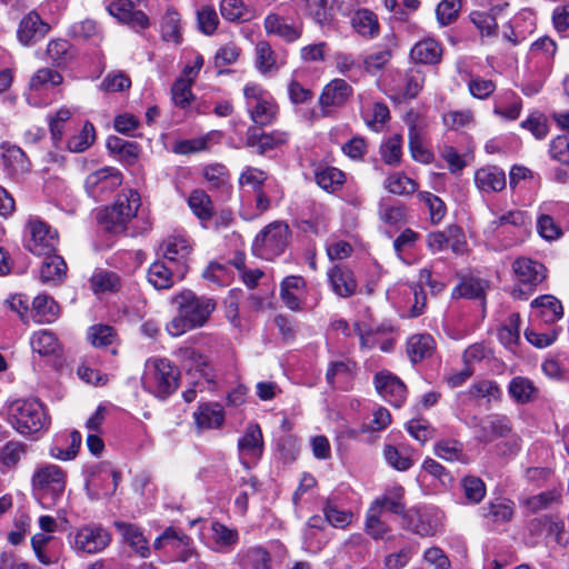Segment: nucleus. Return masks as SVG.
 I'll list each match as a JSON object with an SVG mask.
<instances>
[{
  "instance_id": "nucleus-1",
  "label": "nucleus",
  "mask_w": 569,
  "mask_h": 569,
  "mask_svg": "<svg viewBox=\"0 0 569 569\" xmlns=\"http://www.w3.org/2000/svg\"><path fill=\"white\" fill-rule=\"evenodd\" d=\"M172 301L178 307V313L166 326V330L172 337L202 327L216 308L211 299L198 297L189 290L174 296Z\"/></svg>"
},
{
  "instance_id": "nucleus-2",
  "label": "nucleus",
  "mask_w": 569,
  "mask_h": 569,
  "mask_svg": "<svg viewBox=\"0 0 569 569\" xmlns=\"http://www.w3.org/2000/svg\"><path fill=\"white\" fill-rule=\"evenodd\" d=\"M32 491L42 508L56 507L63 498L67 472L53 463L39 465L31 478Z\"/></svg>"
},
{
  "instance_id": "nucleus-3",
  "label": "nucleus",
  "mask_w": 569,
  "mask_h": 569,
  "mask_svg": "<svg viewBox=\"0 0 569 569\" xmlns=\"http://www.w3.org/2000/svg\"><path fill=\"white\" fill-rule=\"evenodd\" d=\"M178 378L179 371L170 360L152 357L144 363L141 383L149 393L167 398L177 389Z\"/></svg>"
},
{
  "instance_id": "nucleus-4",
  "label": "nucleus",
  "mask_w": 569,
  "mask_h": 569,
  "mask_svg": "<svg viewBox=\"0 0 569 569\" xmlns=\"http://www.w3.org/2000/svg\"><path fill=\"white\" fill-rule=\"evenodd\" d=\"M242 92L246 110L254 124L264 127L276 122L279 106L271 92L253 81L247 82Z\"/></svg>"
},
{
  "instance_id": "nucleus-5",
  "label": "nucleus",
  "mask_w": 569,
  "mask_h": 569,
  "mask_svg": "<svg viewBox=\"0 0 569 569\" xmlns=\"http://www.w3.org/2000/svg\"><path fill=\"white\" fill-rule=\"evenodd\" d=\"M141 206L138 191L129 189L118 194L112 206L99 213V223L108 231L119 233L126 230L127 224L137 216Z\"/></svg>"
},
{
  "instance_id": "nucleus-6",
  "label": "nucleus",
  "mask_w": 569,
  "mask_h": 569,
  "mask_svg": "<svg viewBox=\"0 0 569 569\" xmlns=\"http://www.w3.org/2000/svg\"><path fill=\"white\" fill-rule=\"evenodd\" d=\"M9 415L12 427L21 435H36L50 423L42 403L36 399L13 401Z\"/></svg>"
},
{
  "instance_id": "nucleus-7",
  "label": "nucleus",
  "mask_w": 569,
  "mask_h": 569,
  "mask_svg": "<svg viewBox=\"0 0 569 569\" xmlns=\"http://www.w3.org/2000/svg\"><path fill=\"white\" fill-rule=\"evenodd\" d=\"M290 230L288 224L274 221L262 229L252 242V253L264 260L282 254L288 246Z\"/></svg>"
},
{
  "instance_id": "nucleus-8",
  "label": "nucleus",
  "mask_w": 569,
  "mask_h": 569,
  "mask_svg": "<svg viewBox=\"0 0 569 569\" xmlns=\"http://www.w3.org/2000/svg\"><path fill=\"white\" fill-rule=\"evenodd\" d=\"M59 242L58 232L39 219H30L26 227L24 248L38 257L56 252Z\"/></svg>"
},
{
  "instance_id": "nucleus-9",
  "label": "nucleus",
  "mask_w": 569,
  "mask_h": 569,
  "mask_svg": "<svg viewBox=\"0 0 569 569\" xmlns=\"http://www.w3.org/2000/svg\"><path fill=\"white\" fill-rule=\"evenodd\" d=\"M180 366L189 377V383L204 386L213 383L212 368L204 355L192 347H183L177 351Z\"/></svg>"
},
{
  "instance_id": "nucleus-10",
  "label": "nucleus",
  "mask_w": 569,
  "mask_h": 569,
  "mask_svg": "<svg viewBox=\"0 0 569 569\" xmlns=\"http://www.w3.org/2000/svg\"><path fill=\"white\" fill-rule=\"evenodd\" d=\"M160 251L170 264L177 267L178 278L183 279L192 253L190 238L184 233H172L162 241Z\"/></svg>"
},
{
  "instance_id": "nucleus-11",
  "label": "nucleus",
  "mask_w": 569,
  "mask_h": 569,
  "mask_svg": "<svg viewBox=\"0 0 569 569\" xmlns=\"http://www.w3.org/2000/svg\"><path fill=\"white\" fill-rule=\"evenodd\" d=\"M111 542L110 532L100 525H84L74 530L71 547L80 553H97Z\"/></svg>"
},
{
  "instance_id": "nucleus-12",
  "label": "nucleus",
  "mask_w": 569,
  "mask_h": 569,
  "mask_svg": "<svg viewBox=\"0 0 569 569\" xmlns=\"http://www.w3.org/2000/svg\"><path fill=\"white\" fill-rule=\"evenodd\" d=\"M122 173L113 167L98 169L86 178L87 193L94 200H102L122 183Z\"/></svg>"
},
{
  "instance_id": "nucleus-13",
  "label": "nucleus",
  "mask_w": 569,
  "mask_h": 569,
  "mask_svg": "<svg viewBox=\"0 0 569 569\" xmlns=\"http://www.w3.org/2000/svg\"><path fill=\"white\" fill-rule=\"evenodd\" d=\"M425 83V74L418 68H410L407 72H397L389 84L391 98L401 102L413 99L421 91Z\"/></svg>"
},
{
  "instance_id": "nucleus-14",
  "label": "nucleus",
  "mask_w": 569,
  "mask_h": 569,
  "mask_svg": "<svg viewBox=\"0 0 569 569\" xmlns=\"http://www.w3.org/2000/svg\"><path fill=\"white\" fill-rule=\"evenodd\" d=\"M239 457L246 468L256 465L263 453V436L257 423H250L238 440Z\"/></svg>"
},
{
  "instance_id": "nucleus-15",
  "label": "nucleus",
  "mask_w": 569,
  "mask_h": 569,
  "mask_svg": "<svg viewBox=\"0 0 569 569\" xmlns=\"http://www.w3.org/2000/svg\"><path fill=\"white\" fill-rule=\"evenodd\" d=\"M405 518L407 527L421 537L435 536L441 527V515L437 509H410Z\"/></svg>"
},
{
  "instance_id": "nucleus-16",
  "label": "nucleus",
  "mask_w": 569,
  "mask_h": 569,
  "mask_svg": "<svg viewBox=\"0 0 569 569\" xmlns=\"http://www.w3.org/2000/svg\"><path fill=\"white\" fill-rule=\"evenodd\" d=\"M352 94V88L342 79H333L325 86L319 97L321 113L328 117L333 109L342 107Z\"/></svg>"
},
{
  "instance_id": "nucleus-17",
  "label": "nucleus",
  "mask_w": 569,
  "mask_h": 569,
  "mask_svg": "<svg viewBox=\"0 0 569 569\" xmlns=\"http://www.w3.org/2000/svg\"><path fill=\"white\" fill-rule=\"evenodd\" d=\"M378 393L395 407H401L407 397L405 383L393 373L382 370L375 376Z\"/></svg>"
},
{
  "instance_id": "nucleus-18",
  "label": "nucleus",
  "mask_w": 569,
  "mask_h": 569,
  "mask_svg": "<svg viewBox=\"0 0 569 569\" xmlns=\"http://www.w3.org/2000/svg\"><path fill=\"white\" fill-rule=\"evenodd\" d=\"M107 10L110 16L116 18L119 22L129 26L136 31L147 29L149 27V19L141 10L134 9L130 0H116L109 3Z\"/></svg>"
},
{
  "instance_id": "nucleus-19",
  "label": "nucleus",
  "mask_w": 569,
  "mask_h": 569,
  "mask_svg": "<svg viewBox=\"0 0 569 569\" xmlns=\"http://www.w3.org/2000/svg\"><path fill=\"white\" fill-rule=\"evenodd\" d=\"M512 270L519 284L528 287L529 291L546 278L545 266L530 258L521 257L513 261Z\"/></svg>"
},
{
  "instance_id": "nucleus-20",
  "label": "nucleus",
  "mask_w": 569,
  "mask_h": 569,
  "mask_svg": "<svg viewBox=\"0 0 569 569\" xmlns=\"http://www.w3.org/2000/svg\"><path fill=\"white\" fill-rule=\"evenodd\" d=\"M49 29L37 11H30L21 19L17 37L21 44L29 47L44 38Z\"/></svg>"
},
{
  "instance_id": "nucleus-21",
  "label": "nucleus",
  "mask_w": 569,
  "mask_h": 569,
  "mask_svg": "<svg viewBox=\"0 0 569 569\" xmlns=\"http://www.w3.org/2000/svg\"><path fill=\"white\" fill-rule=\"evenodd\" d=\"M473 183L481 194L497 193L506 188V173L497 166H483L475 171Z\"/></svg>"
},
{
  "instance_id": "nucleus-22",
  "label": "nucleus",
  "mask_w": 569,
  "mask_h": 569,
  "mask_svg": "<svg viewBox=\"0 0 569 569\" xmlns=\"http://www.w3.org/2000/svg\"><path fill=\"white\" fill-rule=\"evenodd\" d=\"M287 131L272 130L268 133H258L256 128H250L247 132L246 142L248 147L254 148L260 154L283 147L289 141Z\"/></svg>"
},
{
  "instance_id": "nucleus-23",
  "label": "nucleus",
  "mask_w": 569,
  "mask_h": 569,
  "mask_svg": "<svg viewBox=\"0 0 569 569\" xmlns=\"http://www.w3.org/2000/svg\"><path fill=\"white\" fill-rule=\"evenodd\" d=\"M62 76L50 68H42L34 72L29 82L27 100L29 104L39 106L38 96L62 83Z\"/></svg>"
},
{
  "instance_id": "nucleus-24",
  "label": "nucleus",
  "mask_w": 569,
  "mask_h": 569,
  "mask_svg": "<svg viewBox=\"0 0 569 569\" xmlns=\"http://www.w3.org/2000/svg\"><path fill=\"white\" fill-rule=\"evenodd\" d=\"M120 473L110 468H101L97 475H93L87 482V490L92 499L109 497L114 493Z\"/></svg>"
},
{
  "instance_id": "nucleus-25",
  "label": "nucleus",
  "mask_w": 569,
  "mask_h": 569,
  "mask_svg": "<svg viewBox=\"0 0 569 569\" xmlns=\"http://www.w3.org/2000/svg\"><path fill=\"white\" fill-rule=\"evenodd\" d=\"M327 278L331 290L341 298H349L357 291L358 283L352 270L336 264L328 269Z\"/></svg>"
},
{
  "instance_id": "nucleus-26",
  "label": "nucleus",
  "mask_w": 569,
  "mask_h": 569,
  "mask_svg": "<svg viewBox=\"0 0 569 569\" xmlns=\"http://www.w3.org/2000/svg\"><path fill=\"white\" fill-rule=\"evenodd\" d=\"M306 281L302 277H286L280 284V298L284 306L293 311L301 310L306 296Z\"/></svg>"
},
{
  "instance_id": "nucleus-27",
  "label": "nucleus",
  "mask_w": 569,
  "mask_h": 569,
  "mask_svg": "<svg viewBox=\"0 0 569 569\" xmlns=\"http://www.w3.org/2000/svg\"><path fill=\"white\" fill-rule=\"evenodd\" d=\"M488 222L483 232L488 239H493L509 231L510 227H522L528 222L527 214L520 210H510L501 216H496Z\"/></svg>"
},
{
  "instance_id": "nucleus-28",
  "label": "nucleus",
  "mask_w": 569,
  "mask_h": 569,
  "mask_svg": "<svg viewBox=\"0 0 569 569\" xmlns=\"http://www.w3.org/2000/svg\"><path fill=\"white\" fill-rule=\"evenodd\" d=\"M263 27L268 34L279 37L288 43L297 41L302 33L301 27L289 23L277 13H269L264 18Z\"/></svg>"
},
{
  "instance_id": "nucleus-29",
  "label": "nucleus",
  "mask_w": 569,
  "mask_h": 569,
  "mask_svg": "<svg viewBox=\"0 0 569 569\" xmlns=\"http://www.w3.org/2000/svg\"><path fill=\"white\" fill-rule=\"evenodd\" d=\"M148 281L157 290L169 289L178 278L177 267L170 264L166 259L154 261L148 269Z\"/></svg>"
},
{
  "instance_id": "nucleus-30",
  "label": "nucleus",
  "mask_w": 569,
  "mask_h": 569,
  "mask_svg": "<svg viewBox=\"0 0 569 569\" xmlns=\"http://www.w3.org/2000/svg\"><path fill=\"white\" fill-rule=\"evenodd\" d=\"M170 547L172 549H181L178 560L188 561L192 555V548L190 547V539L182 531L174 528H167L163 533L158 537L154 541V548Z\"/></svg>"
},
{
  "instance_id": "nucleus-31",
  "label": "nucleus",
  "mask_w": 569,
  "mask_h": 569,
  "mask_svg": "<svg viewBox=\"0 0 569 569\" xmlns=\"http://www.w3.org/2000/svg\"><path fill=\"white\" fill-rule=\"evenodd\" d=\"M114 527L121 535L123 541L128 543L136 553L142 558L149 556V542L138 526L124 521H114Z\"/></svg>"
},
{
  "instance_id": "nucleus-32",
  "label": "nucleus",
  "mask_w": 569,
  "mask_h": 569,
  "mask_svg": "<svg viewBox=\"0 0 569 569\" xmlns=\"http://www.w3.org/2000/svg\"><path fill=\"white\" fill-rule=\"evenodd\" d=\"M193 419L199 430L214 429L223 425L224 411L219 403H200Z\"/></svg>"
},
{
  "instance_id": "nucleus-33",
  "label": "nucleus",
  "mask_w": 569,
  "mask_h": 569,
  "mask_svg": "<svg viewBox=\"0 0 569 569\" xmlns=\"http://www.w3.org/2000/svg\"><path fill=\"white\" fill-rule=\"evenodd\" d=\"M533 315L546 323H552L562 318L561 302L553 296L545 295L531 301Z\"/></svg>"
},
{
  "instance_id": "nucleus-34",
  "label": "nucleus",
  "mask_w": 569,
  "mask_h": 569,
  "mask_svg": "<svg viewBox=\"0 0 569 569\" xmlns=\"http://www.w3.org/2000/svg\"><path fill=\"white\" fill-rule=\"evenodd\" d=\"M254 66L262 76L276 73L283 64L284 60H279L274 50L267 41H259L254 48Z\"/></svg>"
},
{
  "instance_id": "nucleus-35",
  "label": "nucleus",
  "mask_w": 569,
  "mask_h": 569,
  "mask_svg": "<svg viewBox=\"0 0 569 569\" xmlns=\"http://www.w3.org/2000/svg\"><path fill=\"white\" fill-rule=\"evenodd\" d=\"M81 433L77 430L68 435L60 436L50 448V456L61 461H68L76 458L81 446Z\"/></svg>"
},
{
  "instance_id": "nucleus-36",
  "label": "nucleus",
  "mask_w": 569,
  "mask_h": 569,
  "mask_svg": "<svg viewBox=\"0 0 569 569\" xmlns=\"http://www.w3.org/2000/svg\"><path fill=\"white\" fill-rule=\"evenodd\" d=\"M481 511L488 522L505 523L512 519L515 503L508 498L498 497L490 500Z\"/></svg>"
},
{
  "instance_id": "nucleus-37",
  "label": "nucleus",
  "mask_w": 569,
  "mask_h": 569,
  "mask_svg": "<svg viewBox=\"0 0 569 569\" xmlns=\"http://www.w3.org/2000/svg\"><path fill=\"white\" fill-rule=\"evenodd\" d=\"M361 117L369 129L379 132L389 120L388 107L378 101H366L361 106Z\"/></svg>"
},
{
  "instance_id": "nucleus-38",
  "label": "nucleus",
  "mask_w": 569,
  "mask_h": 569,
  "mask_svg": "<svg viewBox=\"0 0 569 569\" xmlns=\"http://www.w3.org/2000/svg\"><path fill=\"white\" fill-rule=\"evenodd\" d=\"M383 457L387 463L398 471L409 470L416 461L415 450L405 445L399 447L390 445L386 446L383 449Z\"/></svg>"
},
{
  "instance_id": "nucleus-39",
  "label": "nucleus",
  "mask_w": 569,
  "mask_h": 569,
  "mask_svg": "<svg viewBox=\"0 0 569 569\" xmlns=\"http://www.w3.org/2000/svg\"><path fill=\"white\" fill-rule=\"evenodd\" d=\"M59 315V306L47 295H39L32 301L30 317L38 323H51Z\"/></svg>"
},
{
  "instance_id": "nucleus-40",
  "label": "nucleus",
  "mask_w": 569,
  "mask_h": 569,
  "mask_svg": "<svg viewBox=\"0 0 569 569\" xmlns=\"http://www.w3.org/2000/svg\"><path fill=\"white\" fill-rule=\"evenodd\" d=\"M442 56L441 46L433 39H425L417 42L410 51V57L416 63L436 64Z\"/></svg>"
},
{
  "instance_id": "nucleus-41",
  "label": "nucleus",
  "mask_w": 569,
  "mask_h": 569,
  "mask_svg": "<svg viewBox=\"0 0 569 569\" xmlns=\"http://www.w3.org/2000/svg\"><path fill=\"white\" fill-rule=\"evenodd\" d=\"M435 349V339L428 333L413 335L407 341V353L413 363L431 357Z\"/></svg>"
},
{
  "instance_id": "nucleus-42",
  "label": "nucleus",
  "mask_w": 569,
  "mask_h": 569,
  "mask_svg": "<svg viewBox=\"0 0 569 569\" xmlns=\"http://www.w3.org/2000/svg\"><path fill=\"white\" fill-rule=\"evenodd\" d=\"M4 168L12 177L21 176L30 170V161L23 150L17 146H9L2 153Z\"/></svg>"
},
{
  "instance_id": "nucleus-43",
  "label": "nucleus",
  "mask_w": 569,
  "mask_h": 569,
  "mask_svg": "<svg viewBox=\"0 0 569 569\" xmlns=\"http://www.w3.org/2000/svg\"><path fill=\"white\" fill-rule=\"evenodd\" d=\"M521 109V99L515 92L506 91L496 99L493 113L512 121L519 118Z\"/></svg>"
},
{
  "instance_id": "nucleus-44",
  "label": "nucleus",
  "mask_w": 569,
  "mask_h": 569,
  "mask_svg": "<svg viewBox=\"0 0 569 569\" xmlns=\"http://www.w3.org/2000/svg\"><path fill=\"white\" fill-rule=\"evenodd\" d=\"M188 206L201 223L209 221L214 214L213 202L203 190H192L188 197Z\"/></svg>"
},
{
  "instance_id": "nucleus-45",
  "label": "nucleus",
  "mask_w": 569,
  "mask_h": 569,
  "mask_svg": "<svg viewBox=\"0 0 569 569\" xmlns=\"http://www.w3.org/2000/svg\"><path fill=\"white\" fill-rule=\"evenodd\" d=\"M107 147L118 154L119 160L126 166H133L139 160L141 148L138 143L126 141L117 137L109 138Z\"/></svg>"
},
{
  "instance_id": "nucleus-46",
  "label": "nucleus",
  "mask_w": 569,
  "mask_h": 569,
  "mask_svg": "<svg viewBox=\"0 0 569 569\" xmlns=\"http://www.w3.org/2000/svg\"><path fill=\"white\" fill-rule=\"evenodd\" d=\"M44 260L40 268V279L42 282H59L67 272V263L61 256L51 253L43 256Z\"/></svg>"
},
{
  "instance_id": "nucleus-47",
  "label": "nucleus",
  "mask_w": 569,
  "mask_h": 569,
  "mask_svg": "<svg viewBox=\"0 0 569 569\" xmlns=\"http://www.w3.org/2000/svg\"><path fill=\"white\" fill-rule=\"evenodd\" d=\"M353 29L362 37L375 38L379 33L377 16L368 10H357L351 20Z\"/></svg>"
},
{
  "instance_id": "nucleus-48",
  "label": "nucleus",
  "mask_w": 569,
  "mask_h": 569,
  "mask_svg": "<svg viewBox=\"0 0 569 569\" xmlns=\"http://www.w3.org/2000/svg\"><path fill=\"white\" fill-rule=\"evenodd\" d=\"M435 455L446 461L467 463L463 446L457 440H440L435 445Z\"/></svg>"
},
{
  "instance_id": "nucleus-49",
  "label": "nucleus",
  "mask_w": 569,
  "mask_h": 569,
  "mask_svg": "<svg viewBox=\"0 0 569 569\" xmlns=\"http://www.w3.org/2000/svg\"><path fill=\"white\" fill-rule=\"evenodd\" d=\"M403 497V487L395 485L388 488L385 495L380 498H377L372 503H378L381 511L387 509L392 513L400 515L405 511Z\"/></svg>"
},
{
  "instance_id": "nucleus-50",
  "label": "nucleus",
  "mask_w": 569,
  "mask_h": 569,
  "mask_svg": "<svg viewBox=\"0 0 569 569\" xmlns=\"http://www.w3.org/2000/svg\"><path fill=\"white\" fill-rule=\"evenodd\" d=\"M520 317L518 313L509 316L506 323L498 330V338L500 342L510 351L515 352L520 340Z\"/></svg>"
},
{
  "instance_id": "nucleus-51",
  "label": "nucleus",
  "mask_w": 569,
  "mask_h": 569,
  "mask_svg": "<svg viewBox=\"0 0 569 569\" xmlns=\"http://www.w3.org/2000/svg\"><path fill=\"white\" fill-rule=\"evenodd\" d=\"M161 34L164 41L181 42V18L174 9L170 8L166 11L161 21Z\"/></svg>"
},
{
  "instance_id": "nucleus-52",
  "label": "nucleus",
  "mask_w": 569,
  "mask_h": 569,
  "mask_svg": "<svg viewBox=\"0 0 569 569\" xmlns=\"http://www.w3.org/2000/svg\"><path fill=\"white\" fill-rule=\"evenodd\" d=\"M508 392L516 402L526 403L535 398L537 389L528 378L515 377L509 382Z\"/></svg>"
},
{
  "instance_id": "nucleus-53",
  "label": "nucleus",
  "mask_w": 569,
  "mask_h": 569,
  "mask_svg": "<svg viewBox=\"0 0 569 569\" xmlns=\"http://www.w3.org/2000/svg\"><path fill=\"white\" fill-rule=\"evenodd\" d=\"M30 345L32 350L41 356L52 355L59 349L58 338L47 329L33 332Z\"/></svg>"
},
{
  "instance_id": "nucleus-54",
  "label": "nucleus",
  "mask_w": 569,
  "mask_h": 569,
  "mask_svg": "<svg viewBox=\"0 0 569 569\" xmlns=\"http://www.w3.org/2000/svg\"><path fill=\"white\" fill-rule=\"evenodd\" d=\"M356 363L350 360L332 361L327 370L326 379L330 386L347 383L352 378Z\"/></svg>"
},
{
  "instance_id": "nucleus-55",
  "label": "nucleus",
  "mask_w": 569,
  "mask_h": 569,
  "mask_svg": "<svg viewBox=\"0 0 569 569\" xmlns=\"http://www.w3.org/2000/svg\"><path fill=\"white\" fill-rule=\"evenodd\" d=\"M442 122L449 130L470 129L476 123L475 112L470 109L450 110L443 113Z\"/></svg>"
},
{
  "instance_id": "nucleus-56",
  "label": "nucleus",
  "mask_w": 569,
  "mask_h": 569,
  "mask_svg": "<svg viewBox=\"0 0 569 569\" xmlns=\"http://www.w3.org/2000/svg\"><path fill=\"white\" fill-rule=\"evenodd\" d=\"M336 0H308L307 12L319 26L329 24L333 18Z\"/></svg>"
},
{
  "instance_id": "nucleus-57",
  "label": "nucleus",
  "mask_w": 569,
  "mask_h": 569,
  "mask_svg": "<svg viewBox=\"0 0 569 569\" xmlns=\"http://www.w3.org/2000/svg\"><path fill=\"white\" fill-rule=\"evenodd\" d=\"M96 140V130L91 122L87 121L81 130L67 140L66 148L70 152H83Z\"/></svg>"
},
{
  "instance_id": "nucleus-58",
  "label": "nucleus",
  "mask_w": 569,
  "mask_h": 569,
  "mask_svg": "<svg viewBox=\"0 0 569 569\" xmlns=\"http://www.w3.org/2000/svg\"><path fill=\"white\" fill-rule=\"evenodd\" d=\"M403 139L401 134H392L380 146V154L386 164L398 166L402 157Z\"/></svg>"
},
{
  "instance_id": "nucleus-59",
  "label": "nucleus",
  "mask_w": 569,
  "mask_h": 569,
  "mask_svg": "<svg viewBox=\"0 0 569 569\" xmlns=\"http://www.w3.org/2000/svg\"><path fill=\"white\" fill-rule=\"evenodd\" d=\"M345 173L333 167H327L316 173V181L326 191L335 192L345 183Z\"/></svg>"
},
{
  "instance_id": "nucleus-60",
  "label": "nucleus",
  "mask_w": 569,
  "mask_h": 569,
  "mask_svg": "<svg viewBox=\"0 0 569 569\" xmlns=\"http://www.w3.org/2000/svg\"><path fill=\"white\" fill-rule=\"evenodd\" d=\"M381 510L378 503H372L367 511L366 532L373 539H382L389 531L388 526L381 520Z\"/></svg>"
},
{
  "instance_id": "nucleus-61",
  "label": "nucleus",
  "mask_w": 569,
  "mask_h": 569,
  "mask_svg": "<svg viewBox=\"0 0 569 569\" xmlns=\"http://www.w3.org/2000/svg\"><path fill=\"white\" fill-rule=\"evenodd\" d=\"M385 188L393 194L405 196L413 193L418 189V184L405 173L395 172L386 179Z\"/></svg>"
},
{
  "instance_id": "nucleus-62",
  "label": "nucleus",
  "mask_w": 569,
  "mask_h": 569,
  "mask_svg": "<svg viewBox=\"0 0 569 569\" xmlns=\"http://www.w3.org/2000/svg\"><path fill=\"white\" fill-rule=\"evenodd\" d=\"M72 110L62 107L53 116L49 117V130L53 144L61 148L63 142L64 124L71 118Z\"/></svg>"
},
{
  "instance_id": "nucleus-63",
  "label": "nucleus",
  "mask_w": 569,
  "mask_h": 569,
  "mask_svg": "<svg viewBox=\"0 0 569 569\" xmlns=\"http://www.w3.org/2000/svg\"><path fill=\"white\" fill-rule=\"evenodd\" d=\"M197 26L204 36H212L219 26V17L212 6L206 4L200 7L197 12Z\"/></svg>"
},
{
  "instance_id": "nucleus-64",
  "label": "nucleus",
  "mask_w": 569,
  "mask_h": 569,
  "mask_svg": "<svg viewBox=\"0 0 569 569\" xmlns=\"http://www.w3.org/2000/svg\"><path fill=\"white\" fill-rule=\"evenodd\" d=\"M221 17L229 22L243 21L248 18V7L243 0H220Z\"/></svg>"
}]
</instances>
